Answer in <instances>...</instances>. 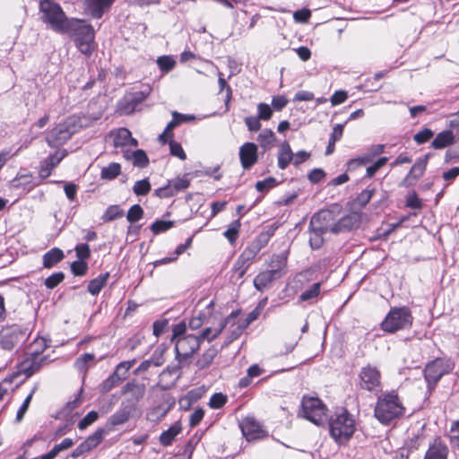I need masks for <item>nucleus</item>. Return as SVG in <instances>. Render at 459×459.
Returning <instances> with one entry per match:
<instances>
[{"instance_id": "f257e3e1", "label": "nucleus", "mask_w": 459, "mask_h": 459, "mask_svg": "<svg viewBox=\"0 0 459 459\" xmlns=\"http://www.w3.org/2000/svg\"><path fill=\"white\" fill-rule=\"evenodd\" d=\"M331 437L338 444H346L356 430L354 416L345 408L336 411L328 420Z\"/></svg>"}, {"instance_id": "f03ea898", "label": "nucleus", "mask_w": 459, "mask_h": 459, "mask_svg": "<svg viewBox=\"0 0 459 459\" xmlns=\"http://www.w3.org/2000/svg\"><path fill=\"white\" fill-rule=\"evenodd\" d=\"M40 20L52 30L65 34L72 18H68L58 3L52 0H40L39 4Z\"/></svg>"}, {"instance_id": "7ed1b4c3", "label": "nucleus", "mask_w": 459, "mask_h": 459, "mask_svg": "<svg viewBox=\"0 0 459 459\" xmlns=\"http://www.w3.org/2000/svg\"><path fill=\"white\" fill-rule=\"evenodd\" d=\"M65 34H70L78 50L91 56L94 51L95 30L91 24H86L84 20L72 18Z\"/></svg>"}, {"instance_id": "20e7f679", "label": "nucleus", "mask_w": 459, "mask_h": 459, "mask_svg": "<svg viewBox=\"0 0 459 459\" xmlns=\"http://www.w3.org/2000/svg\"><path fill=\"white\" fill-rule=\"evenodd\" d=\"M404 407L395 392L383 394L377 399L374 414L379 422L388 425L404 413Z\"/></svg>"}, {"instance_id": "39448f33", "label": "nucleus", "mask_w": 459, "mask_h": 459, "mask_svg": "<svg viewBox=\"0 0 459 459\" xmlns=\"http://www.w3.org/2000/svg\"><path fill=\"white\" fill-rule=\"evenodd\" d=\"M413 317L407 307H394L390 309L380 324L381 329L388 333L409 329L412 325Z\"/></svg>"}, {"instance_id": "423d86ee", "label": "nucleus", "mask_w": 459, "mask_h": 459, "mask_svg": "<svg viewBox=\"0 0 459 459\" xmlns=\"http://www.w3.org/2000/svg\"><path fill=\"white\" fill-rule=\"evenodd\" d=\"M455 363L445 358H437L429 362L423 371L429 391H432L443 376L449 374Z\"/></svg>"}, {"instance_id": "0eeeda50", "label": "nucleus", "mask_w": 459, "mask_h": 459, "mask_svg": "<svg viewBox=\"0 0 459 459\" xmlns=\"http://www.w3.org/2000/svg\"><path fill=\"white\" fill-rule=\"evenodd\" d=\"M301 412L305 419L316 426H322L327 420V408L317 397L304 396Z\"/></svg>"}, {"instance_id": "6e6552de", "label": "nucleus", "mask_w": 459, "mask_h": 459, "mask_svg": "<svg viewBox=\"0 0 459 459\" xmlns=\"http://www.w3.org/2000/svg\"><path fill=\"white\" fill-rule=\"evenodd\" d=\"M28 328L19 325H7L0 330V349L11 351L29 337Z\"/></svg>"}, {"instance_id": "1a4fd4ad", "label": "nucleus", "mask_w": 459, "mask_h": 459, "mask_svg": "<svg viewBox=\"0 0 459 459\" xmlns=\"http://www.w3.org/2000/svg\"><path fill=\"white\" fill-rule=\"evenodd\" d=\"M359 385L361 389L371 393L380 392L382 385L379 369L370 364L362 367L359 373Z\"/></svg>"}, {"instance_id": "9d476101", "label": "nucleus", "mask_w": 459, "mask_h": 459, "mask_svg": "<svg viewBox=\"0 0 459 459\" xmlns=\"http://www.w3.org/2000/svg\"><path fill=\"white\" fill-rule=\"evenodd\" d=\"M199 339L195 334L189 333L175 342L176 359L182 363L191 358L200 348Z\"/></svg>"}, {"instance_id": "9b49d317", "label": "nucleus", "mask_w": 459, "mask_h": 459, "mask_svg": "<svg viewBox=\"0 0 459 459\" xmlns=\"http://www.w3.org/2000/svg\"><path fill=\"white\" fill-rule=\"evenodd\" d=\"M147 93L143 91H135L126 94L118 103V111L124 115H130L137 110L147 98Z\"/></svg>"}, {"instance_id": "f8f14e48", "label": "nucleus", "mask_w": 459, "mask_h": 459, "mask_svg": "<svg viewBox=\"0 0 459 459\" xmlns=\"http://www.w3.org/2000/svg\"><path fill=\"white\" fill-rule=\"evenodd\" d=\"M260 251L261 250L258 249L257 247L252 242H250L243 250L234 265L235 270L238 272L239 277L244 276L249 265Z\"/></svg>"}, {"instance_id": "ddd939ff", "label": "nucleus", "mask_w": 459, "mask_h": 459, "mask_svg": "<svg viewBox=\"0 0 459 459\" xmlns=\"http://www.w3.org/2000/svg\"><path fill=\"white\" fill-rule=\"evenodd\" d=\"M145 385L143 384L137 383L133 380L127 382L121 389V394L123 395L128 394L129 396L126 398L123 402L128 403L133 405L135 409H137V403L145 394Z\"/></svg>"}, {"instance_id": "4468645a", "label": "nucleus", "mask_w": 459, "mask_h": 459, "mask_svg": "<svg viewBox=\"0 0 459 459\" xmlns=\"http://www.w3.org/2000/svg\"><path fill=\"white\" fill-rule=\"evenodd\" d=\"M116 0H83L84 13L93 19H100Z\"/></svg>"}, {"instance_id": "2eb2a0df", "label": "nucleus", "mask_w": 459, "mask_h": 459, "mask_svg": "<svg viewBox=\"0 0 459 459\" xmlns=\"http://www.w3.org/2000/svg\"><path fill=\"white\" fill-rule=\"evenodd\" d=\"M428 163V156L419 158L411 168L409 173L400 183L403 187H410L416 185L418 179L421 178L426 170Z\"/></svg>"}, {"instance_id": "dca6fc26", "label": "nucleus", "mask_w": 459, "mask_h": 459, "mask_svg": "<svg viewBox=\"0 0 459 459\" xmlns=\"http://www.w3.org/2000/svg\"><path fill=\"white\" fill-rule=\"evenodd\" d=\"M309 223H311V226H316L325 232H332L335 224L334 212L332 210H320L311 217Z\"/></svg>"}, {"instance_id": "f3484780", "label": "nucleus", "mask_w": 459, "mask_h": 459, "mask_svg": "<svg viewBox=\"0 0 459 459\" xmlns=\"http://www.w3.org/2000/svg\"><path fill=\"white\" fill-rule=\"evenodd\" d=\"M239 426L247 441L256 440L264 436V431L260 424L252 417L245 418Z\"/></svg>"}, {"instance_id": "a211bd4d", "label": "nucleus", "mask_w": 459, "mask_h": 459, "mask_svg": "<svg viewBox=\"0 0 459 459\" xmlns=\"http://www.w3.org/2000/svg\"><path fill=\"white\" fill-rule=\"evenodd\" d=\"M258 148L254 143H246L239 148V160L244 169H249L256 163Z\"/></svg>"}, {"instance_id": "6ab92c4d", "label": "nucleus", "mask_w": 459, "mask_h": 459, "mask_svg": "<svg viewBox=\"0 0 459 459\" xmlns=\"http://www.w3.org/2000/svg\"><path fill=\"white\" fill-rule=\"evenodd\" d=\"M71 132L65 125H58L53 128L47 136V143L50 147H56L64 144L71 138Z\"/></svg>"}, {"instance_id": "aec40b11", "label": "nucleus", "mask_w": 459, "mask_h": 459, "mask_svg": "<svg viewBox=\"0 0 459 459\" xmlns=\"http://www.w3.org/2000/svg\"><path fill=\"white\" fill-rule=\"evenodd\" d=\"M65 156L66 152L64 150L57 151L55 153L49 155L48 158H46L42 161L39 171L40 178H48L51 174L52 169L56 168Z\"/></svg>"}, {"instance_id": "412c9836", "label": "nucleus", "mask_w": 459, "mask_h": 459, "mask_svg": "<svg viewBox=\"0 0 459 459\" xmlns=\"http://www.w3.org/2000/svg\"><path fill=\"white\" fill-rule=\"evenodd\" d=\"M235 319V314L231 313L223 322L221 323L219 328L212 329L211 327H206L198 335H196L199 339V342L201 343L204 340L209 342H212L221 333L226 325L229 324H233Z\"/></svg>"}, {"instance_id": "4be33fe9", "label": "nucleus", "mask_w": 459, "mask_h": 459, "mask_svg": "<svg viewBox=\"0 0 459 459\" xmlns=\"http://www.w3.org/2000/svg\"><path fill=\"white\" fill-rule=\"evenodd\" d=\"M133 405L128 403L122 402L119 409L112 414L108 421L112 426H118L126 423L136 411Z\"/></svg>"}, {"instance_id": "5701e85b", "label": "nucleus", "mask_w": 459, "mask_h": 459, "mask_svg": "<svg viewBox=\"0 0 459 459\" xmlns=\"http://www.w3.org/2000/svg\"><path fill=\"white\" fill-rule=\"evenodd\" d=\"M278 271L276 270H266L258 273L254 279V286L259 290L263 291L264 289L268 288L273 281L277 279H280Z\"/></svg>"}, {"instance_id": "b1692460", "label": "nucleus", "mask_w": 459, "mask_h": 459, "mask_svg": "<svg viewBox=\"0 0 459 459\" xmlns=\"http://www.w3.org/2000/svg\"><path fill=\"white\" fill-rule=\"evenodd\" d=\"M448 448L446 445L440 439L435 438L427 450L424 459H447Z\"/></svg>"}, {"instance_id": "393cba45", "label": "nucleus", "mask_w": 459, "mask_h": 459, "mask_svg": "<svg viewBox=\"0 0 459 459\" xmlns=\"http://www.w3.org/2000/svg\"><path fill=\"white\" fill-rule=\"evenodd\" d=\"M113 143L116 148L127 146H137L138 142L132 137L131 132L125 127L119 128L115 134Z\"/></svg>"}, {"instance_id": "a878e982", "label": "nucleus", "mask_w": 459, "mask_h": 459, "mask_svg": "<svg viewBox=\"0 0 459 459\" xmlns=\"http://www.w3.org/2000/svg\"><path fill=\"white\" fill-rule=\"evenodd\" d=\"M359 224V218L356 214H348L339 220H335V224L332 229V233L338 234L340 232L351 230Z\"/></svg>"}, {"instance_id": "bb28decb", "label": "nucleus", "mask_w": 459, "mask_h": 459, "mask_svg": "<svg viewBox=\"0 0 459 459\" xmlns=\"http://www.w3.org/2000/svg\"><path fill=\"white\" fill-rule=\"evenodd\" d=\"M65 257L63 250L58 247H53L42 256L44 268L50 269L61 262Z\"/></svg>"}, {"instance_id": "cd10ccee", "label": "nucleus", "mask_w": 459, "mask_h": 459, "mask_svg": "<svg viewBox=\"0 0 459 459\" xmlns=\"http://www.w3.org/2000/svg\"><path fill=\"white\" fill-rule=\"evenodd\" d=\"M126 159L132 161L133 165L138 168H145L149 164V158L143 150H135L133 152L124 151Z\"/></svg>"}, {"instance_id": "c85d7f7f", "label": "nucleus", "mask_w": 459, "mask_h": 459, "mask_svg": "<svg viewBox=\"0 0 459 459\" xmlns=\"http://www.w3.org/2000/svg\"><path fill=\"white\" fill-rule=\"evenodd\" d=\"M277 161L278 167L281 169H285L290 163L293 164V152L287 142H284L280 146Z\"/></svg>"}, {"instance_id": "c756f323", "label": "nucleus", "mask_w": 459, "mask_h": 459, "mask_svg": "<svg viewBox=\"0 0 459 459\" xmlns=\"http://www.w3.org/2000/svg\"><path fill=\"white\" fill-rule=\"evenodd\" d=\"M219 351L220 349L217 346L212 345L210 348L205 350L201 357L196 360V367L199 369H204L208 368L212 363Z\"/></svg>"}, {"instance_id": "7c9ffc66", "label": "nucleus", "mask_w": 459, "mask_h": 459, "mask_svg": "<svg viewBox=\"0 0 459 459\" xmlns=\"http://www.w3.org/2000/svg\"><path fill=\"white\" fill-rule=\"evenodd\" d=\"M288 255H289L288 250H284L279 254L273 255L271 263H270L271 270L278 271L280 276H282L285 273Z\"/></svg>"}, {"instance_id": "2f4dec72", "label": "nucleus", "mask_w": 459, "mask_h": 459, "mask_svg": "<svg viewBox=\"0 0 459 459\" xmlns=\"http://www.w3.org/2000/svg\"><path fill=\"white\" fill-rule=\"evenodd\" d=\"M455 135L451 130H445L437 134L432 141L431 146L436 149H443L453 143Z\"/></svg>"}, {"instance_id": "473e14b6", "label": "nucleus", "mask_w": 459, "mask_h": 459, "mask_svg": "<svg viewBox=\"0 0 459 459\" xmlns=\"http://www.w3.org/2000/svg\"><path fill=\"white\" fill-rule=\"evenodd\" d=\"M181 424L179 421L175 422L169 429L163 431L160 436V443L163 446H169L172 444L175 437L181 432Z\"/></svg>"}, {"instance_id": "72a5a7b5", "label": "nucleus", "mask_w": 459, "mask_h": 459, "mask_svg": "<svg viewBox=\"0 0 459 459\" xmlns=\"http://www.w3.org/2000/svg\"><path fill=\"white\" fill-rule=\"evenodd\" d=\"M308 233L309 246L312 249H319L325 242L324 235L326 232L316 226H311V223H309Z\"/></svg>"}, {"instance_id": "f704fd0d", "label": "nucleus", "mask_w": 459, "mask_h": 459, "mask_svg": "<svg viewBox=\"0 0 459 459\" xmlns=\"http://www.w3.org/2000/svg\"><path fill=\"white\" fill-rule=\"evenodd\" d=\"M109 278V273H100L96 278L90 281L87 290L93 296H97L106 286Z\"/></svg>"}, {"instance_id": "c9c22d12", "label": "nucleus", "mask_w": 459, "mask_h": 459, "mask_svg": "<svg viewBox=\"0 0 459 459\" xmlns=\"http://www.w3.org/2000/svg\"><path fill=\"white\" fill-rule=\"evenodd\" d=\"M74 445V440L70 437H66L63 439L61 443L55 445L48 453L40 455L39 459H55L59 453L71 448Z\"/></svg>"}, {"instance_id": "e433bc0d", "label": "nucleus", "mask_w": 459, "mask_h": 459, "mask_svg": "<svg viewBox=\"0 0 459 459\" xmlns=\"http://www.w3.org/2000/svg\"><path fill=\"white\" fill-rule=\"evenodd\" d=\"M176 364L169 365L160 374V382L165 381L167 377H170L172 379L170 380L171 384H175L176 380L181 375V363L178 360Z\"/></svg>"}, {"instance_id": "4c0bfd02", "label": "nucleus", "mask_w": 459, "mask_h": 459, "mask_svg": "<svg viewBox=\"0 0 459 459\" xmlns=\"http://www.w3.org/2000/svg\"><path fill=\"white\" fill-rule=\"evenodd\" d=\"M275 140V134L271 129H264L257 136V141L264 151L273 147Z\"/></svg>"}, {"instance_id": "58836bf2", "label": "nucleus", "mask_w": 459, "mask_h": 459, "mask_svg": "<svg viewBox=\"0 0 459 459\" xmlns=\"http://www.w3.org/2000/svg\"><path fill=\"white\" fill-rule=\"evenodd\" d=\"M121 173V166L117 162H111L103 167L100 171V178L105 180H113Z\"/></svg>"}, {"instance_id": "ea45409f", "label": "nucleus", "mask_w": 459, "mask_h": 459, "mask_svg": "<svg viewBox=\"0 0 459 459\" xmlns=\"http://www.w3.org/2000/svg\"><path fill=\"white\" fill-rule=\"evenodd\" d=\"M104 430L102 429H97L92 435L89 436L86 440L82 442L86 452L95 448L103 439Z\"/></svg>"}, {"instance_id": "a19ab883", "label": "nucleus", "mask_w": 459, "mask_h": 459, "mask_svg": "<svg viewBox=\"0 0 459 459\" xmlns=\"http://www.w3.org/2000/svg\"><path fill=\"white\" fill-rule=\"evenodd\" d=\"M104 430L102 429H97L92 435L89 436L86 440L82 442L86 452L95 448L103 439Z\"/></svg>"}, {"instance_id": "79ce46f5", "label": "nucleus", "mask_w": 459, "mask_h": 459, "mask_svg": "<svg viewBox=\"0 0 459 459\" xmlns=\"http://www.w3.org/2000/svg\"><path fill=\"white\" fill-rule=\"evenodd\" d=\"M136 359L125 360L118 363L114 370V374L120 378L121 381H124L127 378L128 372L131 368L135 364Z\"/></svg>"}, {"instance_id": "37998d69", "label": "nucleus", "mask_w": 459, "mask_h": 459, "mask_svg": "<svg viewBox=\"0 0 459 459\" xmlns=\"http://www.w3.org/2000/svg\"><path fill=\"white\" fill-rule=\"evenodd\" d=\"M241 227L240 220H235L233 221L228 227V229L223 232V236L231 243L233 244L238 237L239 229Z\"/></svg>"}, {"instance_id": "c03bdc74", "label": "nucleus", "mask_w": 459, "mask_h": 459, "mask_svg": "<svg viewBox=\"0 0 459 459\" xmlns=\"http://www.w3.org/2000/svg\"><path fill=\"white\" fill-rule=\"evenodd\" d=\"M46 360L45 358H34L31 360H26L23 362V370L27 376H31L36 373L41 367V364Z\"/></svg>"}, {"instance_id": "a18cd8bd", "label": "nucleus", "mask_w": 459, "mask_h": 459, "mask_svg": "<svg viewBox=\"0 0 459 459\" xmlns=\"http://www.w3.org/2000/svg\"><path fill=\"white\" fill-rule=\"evenodd\" d=\"M123 215L124 211L118 205H109L102 215V220L104 221H112Z\"/></svg>"}, {"instance_id": "49530a36", "label": "nucleus", "mask_w": 459, "mask_h": 459, "mask_svg": "<svg viewBox=\"0 0 459 459\" xmlns=\"http://www.w3.org/2000/svg\"><path fill=\"white\" fill-rule=\"evenodd\" d=\"M157 65L162 73L170 72L176 65V61L170 56H161L157 59Z\"/></svg>"}, {"instance_id": "de8ad7c7", "label": "nucleus", "mask_w": 459, "mask_h": 459, "mask_svg": "<svg viewBox=\"0 0 459 459\" xmlns=\"http://www.w3.org/2000/svg\"><path fill=\"white\" fill-rule=\"evenodd\" d=\"M178 125H180V120H178L177 117L172 115V120L167 125L163 133L159 136L160 141L162 143H166L168 142V138H171L173 136L171 131Z\"/></svg>"}, {"instance_id": "09e8293b", "label": "nucleus", "mask_w": 459, "mask_h": 459, "mask_svg": "<svg viewBox=\"0 0 459 459\" xmlns=\"http://www.w3.org/2000/svg\"><path fill=\"white\" fill-rule=\"evenodd\" d=\"M277 185H278V182H277L276 178H273V177H269V178H264V180L257 181L255 184V189L258 192L264 193V192H267V191L273 189Z\"/></svg>"}, {"instance_id": "8fccbe9b", "label": "nucleus", "mask_w": 459, "mask_h": 459, "mask_svg": "<svg viewBox=\"0 0 459 459\" xmlns=\"http://www.w3.org/2000/svg\"><path fill=\"white\" fill-rule=\"evenodd\" d=\"M173 226H174V221H172L157 220L152 224L151 230L154 234H160L161 232L167 231L168 230L171 229Z\"/></svg>"}, {"instance_id": "3c124183", "label": "nucleus", "mask_w": 459, "mask_h": 459, "mask_svg": "<svg viewBox=\"0 0 459 459\" xmlns=\"http://www.w3.org/2000/svg\"><path fill=\"white\" fill-rule=\"evenodd\" d=\"M320 293V283H314L309 289L303 291L299 296L300 301H308L316 299Z\"/></svg>"}, {"instance_id": "603ef678", "label": "nucleus", "mask_w": 459, "mask_h": 459, "mask_svg": "<svg viewBox=\"0 0 459 459\" xmlns=\"http://www.w3.org/2000/svg\"><path fill=\"white\" fill-rule=\"evenodd\" d=\"M95 359L94 354L92 353H84L78 359H76L74 362V367L80 372L85 371L88 367V363L93 361Z\"/></svg>"}, {"instance_id": "864d4df0", "label": "nucleus", "mask_w": 459, "mask_h": 459, "mask_svg": "<svg viewBox=\"0 0 459 459\" xmlns=\"http://www.w3.org/2000/svg\"><path fill=\"white\" fill-rule=\"evenodd\" d=\"M65 279V273L63 272H56L52 273L45 280V286L49 289H55L58 284H60Z\"/></svg>"}, {"instance_id": "5fc2aeb1", "label": "nucleus", "mask_w": 459, "mask_h": 459, "mask_svg": "<svg viewBox=\"0 0 459 459\" xmlns=\"http://www.w3.org/2000/svg\"><path fill=\"white\" fill-rule=\"evenodd\" d=\"M133 191L136 195H145L151 191V184L147 178L138 180L134 183Z\"/></svg>"}, {"instance_id": "6e6d98bb", "label": "nucleus", "mask_w": 459, "mask_h": 459, "mask_svg": "<svg viewBox=\"0 0 459 459\" xmlns=\"http://www.w3.org/2000/svg\"><path fill=\"white\" fill-rule=\"evenodd\" d=\"M88 269V264L85 261L76 260L71 264V272L74 276L85 275Z\"/></svg>"}, {"instance_id": "4d7b16f0", "label": "nucleus", "mask_w": 459, "mask_h": 459, "mask_svg": "<svg viewBox=\"0 0 459 459\" xmlns=\"http://www.w3.org/2000/svg\"><path fill=\"white\" fill-rule=\"evenodd\" d=\"M143 216V210L139 204L131 206L128 210L126 219L130 223L140 221Z\"/></svg>"}, {"instance_id": "13d9d810", "label": "nucleus", "mask_w": 459, "mask_h": 459, "mask_svg": "<svg viewBox=\"0 0 459 459\" xmlns=\"http://www.w3.org/2000/svg\"><path fill=\"white\" fill-rule=\"evenodd\" d=\"M122 381L118 377H117L114 373H112L107 379H105L101 384V392L108 393L112 388L117 386Z\"/></svg>"}, {"instance_id": "bf43d9fd", "label": "nucleus", "mask_w": 459, "mask_h": 459, "mask_svg": "<svg viewBox=\"0 0 459 459\" xmlns=\"http://www.w3.org/2000/svg\"><path fill=\"white\" fill-rule=\"evenodd\" d=\"M387 161H388L387 157L379 158L372 165H370L367 168L366 177L368 178H372L383 166H385L386 164Z\"/></svg>"}, {"instance_id": "052dcab7", "label": "nucleus", "mask_w": 459, "mask_h": 459, "mask_svg": "<svg viewBox=\"0 0 459 459\" xmlns=\"http://www.w3.org/2000/svg\"><path fill=\"white\" fill-rule=\"evenodd\" d=\"M273 116V108L266 103H259L257 105V117L260 120L267 121Z\"/></svg>"}, {"instance_id": "680f3d73", "label": "nucleus", "mask_w": 459, "mask_h": 459, "mask_svg": "<svg viewBox=\"0 0 459 459\" xmlns=\"http://www.w3.org/2000/svg\"><path fill=\"white\" fill-rule=\"evenodd\" d=\"M99 414L95 411H91L88 412L78 423V428L81 430L85 429L90 425H91L93 422H95L98 420Z\"/></svg>"}, {"instance_id": "e2e57ef3", "label": "nucleus", "mask_w": 459, "mask_h": 459, "mask_svg": "<svg viewBox=\"0 0 459 459\" xmlns=\"http://www.w3.org/2000/svg\"><path fill=\"white\" fill-rule=\"evenodd\" d=\"M434 135V133L429 128H424L414 134L413 140L418 144H422L429 142Z\"/></svg>"}, {"instance_id": "0e129e2a", "label": "nucleus", "mask_w": 459, "mask_h": 459, "mask_svg": "<svg viewBox=\"0 0 459 459\" xmlns=\"http://www.w3.org/2000/svg\"><path fill=\"white\" fill-rule=\"evenodd\" d=\"M368 163H369V160L368 158H366L365 155L363 154L362 156L349 160L346 163L347 170H355L356 169L364 166Z\"/></svg>"}, {"instance_id": "69168bd1", "label": "nucleus", "mask_w": 459, "mask_h": 459, "mask_svg": "<svg viewBox=\"0 0 459 459\" xmlns=\"http://www.w3.org/2000/svg\"><path fill=\"white\" fill-rule=\"evenodd\" d=\"M405 204L407 207L415 210H420L422 207V202L414 191L406 195Z\"/></svg>"}, {"instance_id": "338daca9", "label": "nucleus", "mask_w": 459, "mask_h": 459, "mask_svg": "<svg viewBox=\"0 0 459 459\" xmlns=\"http://www.w3.org/2000/svg\"><path fill=\"white\" fill-rule=\"evenodd\" d=\"M189 333H186V324L181 322L179 324L174 325L172 328V336H171V342H176L178 339L181 337H184L186 335H188Z\"/></svg>"}, {"instance_id": "774afa93", "label": "nucleus", "mask_w": 459, "mask_h": 459, "mask_svg": "<svg viewBox=\"0 0 459 459\" xmlns=\"http://www.w3.org/2000/svg\"><path fill=\"white\" fill-rule=\"evenodd\" d=\"M165 351L166 347L163 345L157 347V349L154 351L152 358L150 359V360L152 361L154 367H160L164 363L165 359L163 354Z\"/></svg>"}]
</instances>
